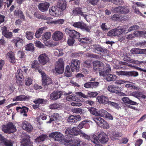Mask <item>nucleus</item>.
I'll return each mask as SVG.
<instances>
[{
	"label": "nucleus",
	"instance_id": "nucleus-1",
	"mask_svg": "<svg viewBox=\"0 0 146 146\" xmlns=\"http://www.w3.org/2000/svg\"><path fill=\"white\" fill-rule=\"evenodd\" d=\"M1 130L5 133L10 134L15 131L16 129L12 123L9 122L6 125H3L2 127Z\"/></svg>",
	"mask_w": 146,
	"mask_h": 146
},
{
	"label": "nucleus",
	"instance_id": "nucleus-2",
	"mask_svg": "<svg viewBox=\"0 0 146 146\" xmlns=\"http://www.w3.org/2000/svg\"><path fill=\"white\" fill-rule=\"evenodd\" d=\"M93 120L100 127L105 128H109V125L104 119L97 116L93 117Z\"/></svg>",
	"mask_w": 146,
	"mask_h": 146
},
{
	"label": "nucleus",
	"instance_id": "nucleus-3",
	"mask_svg": "<svg viewBox=\"0 0 146 146\" xmlns=\"http://www.w3.org/2000/svg\"><path fill=\"white\" fill-rule=\"evenodd\" d=\"M64 31L69 36L72 37L73 38H75L76 39L80 37V33L74 30H72L69 28H66Z\"/></svg>",
	"mask_w": 146,
	"mask_h": 146
},
{
	"label": "nucleus",
	"instance_id": "nucleus-4",
	"mask_svg": "<svg viewBox=\"0 0 146 146\" xmlns=\"http://www.w3.org/2000/svg\"><path fill=\"white\" fill-rule=\"evenodd\" d=\"M81 132L80 129L78 127H74L72 129L68 128L66 129L65 133L68 136H70V135H77L78 134L80 135V132Z\"/></svg>",
	"mask_w": 146,
	"mask_h": 146
},
{
	"label": "nucleus",
	"instance_id": "nucleus-5",
	"mask_svg": "<svg viewBox=\"0 0 146 146\" xmlns=\"http://www.w3.org/2000/svg\"><path fill=\"white\" fill-rule=\"evenodd\" d=\"M41 73L42 78V85L44 86H47L48 85L51 84L52 81L50 77L46 75V74L43 72L38 71Z\"/></svg>",
	"mask_w": 146,
	"mask_h": 146
},
{
	"label": "nucleus",
	"instance_id": "nucleus-6",
	"mask_svg": "<svg viewBox=\"0 0 146 146\" xmlns=\"http://www.w3.org/2000/svg\"><path fill=\"white\" fill-rule=\"evenodd\" d=\"M80 62L78 59H72L70 64V66L72 72L78 71L80 68Z\"/></svg>",
	"mask_w": 146,
	"mask_h": 146
},
{
	"label": "nucleus",
	"instance_id": "nucleus-7",
	"mask_svg": "<svg viewBox=\"0 0 146 146\" xmlns=\"http://www.w3.org/2000/svg\"><path fill=\"white\" fill-rule=\"evenodd\" d=\"M39 63L42 65H44L49 62V58L48 55L45 53L40 54L38 58Z\"/></svg>",
	"mask_w": 146,
	"mask_h": 146
},
{
	"label": "nucleus",
	"instance_id": "nucleus-8",
	"mask_svg": "<svg viewBox=\"0 0 146 146\" xmlns=\"http://www.w3.org/2000/svg\"><path fill=\"white\" fill-rule=\"evenodd\" d=\"M24 136L21 139V146H31L32 143L31 141L29 135L26 134H24Z\"/></svg>",
	"mask_w": 146,
	"mask_h": 146
},
{
	"label": "nucleus",
	"instance_id": "nucleus-9",
	"mask_svg": "<svg viewBox=\"0 0 146 146\" xmlns=\"http://www.w3.org/2000/svg\"><path fill=\"white\" fill-rule=\"evenodd\" d=\"M85 9H86V11H87V9L86 7L83 9L79 7H77L73 10L72 12L74 15H81L82 16L84 17V18L87 21L86 17L87 15L84 14L86 13V11L84 12V10Z\"/></svg>",
	"mask_w": 146,
	"mask_h": 146
},
{
	"label": "nucleus",
	"instance_id": "nucleus-10",
	"mask_svg": "<svg viewBox=\"0 0 146 146\" xmlns=\"http://www.w3.org/2000/svg\"><path fill=\"white\" fill-rule=\"evenodd\" d=\"M93 64L94 71L99 72L100 75V72L102 71L104 64L100 61H96L93 62Z\"/></svg>",
	"mask_w": 146,
	"mask_h": 146
},
{
	"label": "nucleus",
	"instance_id": "nucleus-11",
	"mask_svg": "<svg viewBox=\"0 0 146 146\" xmlns=\"http://www.w3.org/2000/svg\"><path fill=\"white\" fill-rule=\"evenodd\" d=\"M13 143L10 140H8L0 134V145L1 146H12Z\"/></svg>",
	"mask_w": 146,
	"mask_h": 146
},
{
	"label": "nucleus",
	"instance_id": "nucleus-12",
	"mask_svg": "<svg viewBox=\"0 0 146 146\" xmlns=\"http://www.w3.org/2000/svg\"><path fill=\"white\" fill-rule=\"evenodd\" d=\"M50 137H52L54 139V140L56 141H60L63 139V135L58 132H54L52 133L49 135Z\"/></svg>",
	"mask_w": 146,
	"mask_h": 146
},
{
	"label": "nucleus",
	"instance_id": "nucleus-13",
	"mask_svg": "<svg viewBox=\"0 0 146 146\" xmlns=\"http://www.w3.org/2000/svg\"><path fill=\"white\" fill-rule=\"evenodd\" d=\"M62 95V92L60 91H54L50 94V98L51 100H56L60 98Z\"/></svg>",
	"mask_w": 146,
	"mask_h": 146
},
{
	"label": "nucleus",
	"instance_id": "nucleus-14",
	"mask_svg": "<svg viewBox=\"0 0 146 146\" xmlns=\"http://www.w3.org/2000/svg\"><path fill=\"white\" fill-rule=\"evenodd\" d=\"M67 141L66 142L71 146H79L81 142L80 139L76 137L71 138Z\"/></svg>",
	"mask_w": 146,
	"mask_h": 146
},
{
	"label": "nucleus",
	"instance_id": "nucleus-15",
	"mask_svg": "<svg viewBox=\"0 0 146 146\" xmlns=\"http://www.w3.org/2000/svg\"><path fill=\"white\" fill-rule=\"evenodd\" d=\"M111 71L110 65L109 64H104L102 71L100 72V76H105L106 74L110 73Z\"/></svg>",
	"mask_w": 146,
	"mask_h": 146
},
{
	"label": "nucleus",
	"instance_id": "nucleus-16",
	"mask_svg": "<svg viewBox=\"0 0 146 146\" xmlns=\"http://www.w3.org/2000/svg\"><path fill=\"white\" fill-rule=\"evenodd\" d=\"M76 94L82 97L86 98H87L88 97L90 98L95 97L98 95V93L97 92H88V95H86L81 92H78L76 93Z\"/></svg>",
	"mask_w": 146,
	"mask_h": 146
},
{
	"label": "nucleus",
	"instance_id": "nucleus-17",
	"mask_svg": "<svg viewBox=\"0 0 146 146\" xmlns=\"http://www.w3.org/2000/svg\"><path fill=\"white\" fill-rule=\"evenodd\" d=\"M52 37L54 40H59L63 38V34L62 32L60 31H56L53 34Z\"/></svg>",
	"mask_w": 146,
	"mask_h": 146
},
{
	"label": "nucleus",
	"instance_id": "nucleus-18",
	"mask_svg": "<svg viewBox=\"0 0 146 146\" xmlns=\"http://www.w3.org/2000/svg\"><path fill=\"white\" fill-rule=\"evenodd\" d=\"M98 138L99 141L103 143H106L108 140V136L104 132L100 133L98 135Z\"/></svg>",
	"mask_w": 146,
	"mask_h": 146
},
{
	"label": "nucleus",
	"instance_id": "nucleus-19",
	"mask_svg": "<svg viewBox=\"0 0 146 146\" xmlns=\"http://www.w3.org/2000/svg\"><path fill=\"white\" fill-rule=\"evenodd\" d=\"M39 9L42 12L46 11L49 7V4L47 2L40 3L38 5Z\"/></svg>",
	"mask_w": 146,
	"mask_h": 146
},
{
	"label": "nucleus",
	"instance_id": "nucleus-20",
	"mask_svg": "<svg viewBox=\"0 0 146 146\" xmlns=\"http://www.w3.org/2000/svg\"><path fill=\"white\" fill-rule=\"evenodd\" d=\"M116 11L118 13L122 14H126L128 13L129 9L127 7L119 6L116 8L115 9Z\"/></svg>",
	"mask_w": 146,
	"mask_h": 146
},
{
	"label": "nucleus",
	"instance_id": "nucleus-21",
	"mask_svg": "<svg viewBox=\"0 0 146 146\" xmlns=\"http://www.w3.org/2000/svg\"><path fill=\"white\" fill-rule=\"evenodd\" d=\"M81 117L78 115H71L68 117L67 121L69 122L76 123L81 120Z\"/></svg>",
	"mask_w": 146,
	"mask_h": 146
},
{
	"label": "nucleus",
	"instance_id": "nucleus-22",
	"mask_svg": "<svg viewBox=\"0 0 146 146\" xmlns=\"http://www.w3.org/2000/svg\"><path fill=\"white\" fill-rule=\"evenodd\" d=\"M22 128L28 132H31L33 129L32 126L30 123L27 121H24L22 123Z\"/></svg>",
	"mask_w": 146,
	"mask_h": 146
},
{
	"label": "nucleus",
	"instance_id": "nucleus-23",
	"mask_svg": "<svg viewBox=\"0 0 146 146\" xmlns=\"http://www.w3.org/2000/svg\"><path fill=\"white\" fill-rule=\"evenodd\" d=\"M57 7L62 11L66 9L67 7L66 1L65 0L58 1L57 4Z\"/></svg>",
	"mask_w": 146,
	"mask_h": 146
},
{
	"label": "nucleus",
	"instance_id": "nucleus-24",
	"mask_svg": "<svg viewBox=\"0 0 146 146\" xmlns=\"http://www.w3.org/2000/svg\"><path fill=\"white\" fill-rule=\"evenodd\" d=\"M128 27L127 26H123L122 28H117L115 29V36H118L125 31Z\"/></svg>",
	"mask_w": 146,
	"mask_h": 146
},
{
	"label": "nucleus",
	"instance_id": "nucleus-25",
	"mask_svg": "<svg viewBox=\"0 0 146 146\" xmlns=\"http://www.w3.org/2000/svg\"><path fill=\"white\" fill-rule=\"evenodd\" d=\"M97 99L98 102L101 104H108L109 101L107 97L103 96H101L97 97Z\"/></svg>",
	"mask_w": 146,
	"mask_h": 146
},
{
	"label": "nucleus",
	"instance_id": "nucleus-26",
	"mask_svg": "<svg viewBox=\"0 0 146 146\" xmlns=\"http://www.w3.org/2000/svg\"><path fill=\"white\" fill-rule=\"evenodd\" d=\"M92 48L94 49L95 52L99 53L100 52H106L107 49L103 48L97 44H95L93 45Z\"/></svg>",
	"mask_w": 146,
	"mask_h": 146
},
{
	"label": "nucleus",
	"instance_id": "nucleus-27",
	"mask_svg": "<svg viewBox=\"0 0 146 146\" xmlns=\"http://www.w3.org/2000/svg\"><path fill=\"white\" fill-rule=\"evenodd\" d=\"M98 82H87L84 84V86L86 88H96L98 86Z\"/></svg>",
	"mask_w": 146,
	"mask_h": 146
},
{
	"label": "nucleus",
	"instance_id": "nucleus-28",
	"mask_svg": "<svg viewBox=\"0 0 146 146\" xmlns=\"http://www.w3.org/2000/svg\"><path fill=\"white\" fill-rule=\"evenodd\" d=\"M30 98L29 96L25 95H20L15 97L13 99V100L15 101H24Z\"/></svg>",
	"mask_w": 146,
	"mask_h": 146
},
{
	"label": "nucleus",
	"instance_id": "nucleus-29",
	"mask_svg": "<svg viewBox=\"0 0 146 146\" xmlns=\"http://www.w3.org/2000/svg\"><path fill=\"white\" fill-rule=\"evenodd\" d=\"M104 77L105 79L108 82L115 81L117 78V77L115 75L110 74L109 73L106 74V75Z\"/></svg>",
	"mask_w": 146,
	"mask_h": 146
},
{
	"label": "nucleus",
	"instance_id": "nucleus-30",
	"mask_svg": "<svg viewBox=\"0 0 146 146\" xmlns=\"http://www.w3.org/2000/svg\"><path fill=\"white\" fill-rule=\"evenodd\" d=\"M108 90L111 92L117 94L119 93V87L114 85H110L108 87Z\"/></svg>",
	"mask_w": 146,
	"mask_h": 146
},
{
	"label": "nucleus",
	"instance_id": "nucleus-31",
	"mask_svg": "<svg viewBox=\"0 0 146 146\" xmlns=\"http://www.w3.org/2000/svg\"><path fill=\"white\" fill-rule=\"evenodd\" d=\"M13 41L15 44V46L17 47L22 46L23 43V40L20 38L17 37L13 39Z\"/></svg>",
	"mask_w": 146,
	"mask_h": 146
},
{
	"label": "nucleus",
	"instance_id": "nucleus-32",
	"mask_svg": "<svg viewBox=\"0 0 146 146\" xmlns=\"http://www.w3.org/2000/svg\"><path fill=\"white\" fill-rule=\"evenodd\" d=\"M48 136L46 135L42 134L35 139V141L37 143H41L47 138Z\"/></svg>",
	"mask_w": 146,
	"mask_h": 146
},
{
	"label": "nucleus",
	"instance_id": "nucleus-33",
	"mask_svg": "<svg viewBox=\"0 0 146 146\" xmlns=\"http://www.w3.org/2000/svg\"><path fill=\"white\" fill-rule=\"evenodd\" d=\"M59 114L56 113H54L50 117V121L47 123H50L53 121H57L59 120Z\"/></svg>",
	"mask_w": 146,
	"mask_h": 146
},
{
	"label": "nucleus",
	"instance_id": "nucleus-34",
	"mask_svg": "<svg viewBox=\"0 0 146 146\" xmlns=\"http://www.w3.org/2000/svg\"><path fill=\"white\" fill-rule=\"evenodd\" d=\"M64 21V19H60L58 20H54L50 22H48L47 23L48 24L60 25L63 24Z\"/></svg>",
	"mask_w": 146,
	"mask_h": 146
},
{
	"label": "nucleus",
	"instance_id": "nucleus-35",
	"mask_svg": "<svg viewBox=\"0 0 146 146\" xmlns=\"http://www.w3.org/2000/svg\"><path fill=\"white\" fill-rule=\"evenodd\" d=\"M14 15L15 16L19 17L21 19H25V17L23 15V12L19 10H15L14 12Z\"/></svg>",
	"mask_w": 146,
	"mask_h": 146
},
{
	"label": "nucleus",
	"instance_id": "nucleus-36",
	"mask_svg": "<svg viewBox=\"0 0 146 146\" xmlns=\"http://www.w3.org/2000/svg\"><path fill=\"white\" fill-rule=\"evenodd\" d=\"M73 26L75 27L82 30L84 27L85 23L82 22H75L73 24Z\"/></svg>",
	"mask_w": 146,
	"mask_h": 146
},
{
	"label": "nucleus",
	"instance_id": "nucleus-37",
	"mask_svg": "<svg viewBox=\"0 0 146 146\" xmlns=\"http://www.w3.org/2000/svg\"><path fill=\"white\" fill-rule=\"evenodd\" d=\"M23 72L21 69H19L16 73V77L17 79H22L24 78Z\"/></svg>",
	"mask_w": 146,
	"mask_h": 146
},
{
	"label": "nucleus",
	"instance_id": "nucleus-38",
	"mask_svg": "<svg viewBox=\"0 0 146 146\" xmlns=\"http://www.w3.org/2000/svg\"><path fill=\"white\" fill-rule=\"evenodd\" d=\"M29 109L28 108L23 106L22 107H17L16 110L18 112H20L21 113H25L28 111Z\"/></svg>",
	"mask_w": 146,
	"mask_h": 146
},
{
	"label": "nucleus",
	"instance_id": "nucleus-39",
	"mask_svg": "<svg viewBox=\"0 0 146 146\" xmlns=\"http://www.w3.org/2000/svg\"><path fill=\"white\" fill-rule=\"evenodd\" d=\"M51 36V34L50 32H47L44 34L42 37V39L44 41H46L49 39Z\"/></svg>",
	"mask_w": 146,
	"mask_h": 146
},
{
	"label": "nucleus",
	"instance_id": "nucleus-40",
	"mask_svg": "<svg viewBox=\"0 0 146 146\" xmlns=\"http://www.w3.org/2000/svg\"><path fill=\"white\" fill-rule=\"evenodd\" d=\"M34 15L35 17L39 19L46 20H48L49 19V18L44 16L42 15L39 14L38 13H35Z\"/></svg>",
	"mask_w": 146,
	"mask_h": 146
},
{
	"label": "nucleus",
	"instance_id": "nucleus-41",
	"mask_svg": "<svg viewBox=\"0 0 146 146\" xmlns=\"http://www.w3.org/2000/svg\"><path fill=\"white\" fill-rule=\"evenodd\" d=\"M45 28H46L45 27H41L36 31L35 34V36L36 38H39L41 36L42 32Z\"/></svg>",
	"mask_w": 146,
	"mask_h": 146
},
{
	"label": "nucleus",
	"instance_id": "nucleus-42",
	"mask_svg": "<svg viewBox=\"0 0 146 146\" xmlns=\"http://www.w3.org/2000/svg\"><path fill=\"white\" fill-rule=\"evenodd\" d=\"M111 19L112 20L116 21H121L123 20V17L117 14H114L111 17Z\"/></svg>",
	"mask_w": 146,
	"mask_h": 146
},
{
	"label": "nucleus",
	"instance_id": "nucleus-43",
	"mask_svg": "<svg viewBox=\"0 0 146 146\" xmlns=\"http://www.w3.org/2000/svg\"><path fill=\"white\" fill-rule=\"evenodd\" d=\"M58 10L57 9L56 7H52L49 9V12L50 14L52 15H55L57 14Z\"/></svg>",
	"mask_w": 146,
	"mask_h": 146
},
{
	"label": "nucleus",
	"instance_id": "nucleus-44",
	"mask_svg": "<svg viewBox=\"0 0 146 146\" xmlns=\"http://www.w3.org/2000/svg\"><path fill=\"white\" fill-rule=\"evenodd\" d=\"M134 34L135 36L141 37L143 35L146 34L145 31H136L134 32Z\"/></svg>",
	"mask_w": 146,
	"mask_h": 146
},
{
	"label": "nucleus",
	"instance_id": "nucleus-45",
	"mask_svg": "<svg viewBox=\"0 0 146 146\" xmlns=\"http://www.w3.org/2000/svg\"><path fill=\"white\" fill-rule=\"evenodd\" d=\"M7 55L11 59V63H13L15 62L14 55L12 52L11 51H9L7 53Z\"/></svg>",
	"mask_w": 146,
	"mask_h": 146
},
{
	"label": "nucleus",
	"instance_id": "nucleus-46",
	"mask_svg": "<svg viewBox=\"0 0 146 146\" xmlns=\"http://www.w3.org/2000/svg\"><path fill=\"white\" fill-rule=\"evenodd\" d=\"M88 109L91 114L95 115V116L97 115L98 111H97V109L96 108L94 107H91L88 108Z\"/></svg>",
	"mask_w": 146,
	"mask_h": 146
},
{
	"label": "nucleus",
	"instance_id": "nucleus-47",
	"mask_svg": "<svg viewBox=\"0 0 146 146\" xmlns=\"http://www.w3.org/2000/svg\"><path fill=\"white\" fill-rule=\"evenodd\" d=\"M25 49L26 50L33 52L34 50L33 44L32 43L27 44L25 46Z\"/></svg>",
	"mask_w": 146,
	"mask_h": 146
},
{
	"label": "nucleus",
	"instance_id": "nucleus-48",
	"mask_svg": "<svg viewBox=\"0 0 146 146\" xmlns=\"http://www.w3.org/2000/svg\"><path fill=\"white\" fill-rule=\"evenodd\" d=\"M98 114L97 116L105 117L106 113H107V111L101 109L98 111Z\"/></svg>",
	"mask_w": 146,
	"mask_h": 146
},
{
	"label": "nucleus",
	"instance_id": "nucleus-49",
	"mask_svg": "<svg viewBox=\"0 0 146 146\" xmlns=\"http://www.w3.org/2000/svg\"><path fill=\"white\" fill-rule=\"evenodd\" d=\"M141 49L137 48H133L131 50V53L133 54H141Z\"/></svg>",
	"mask_w": 146,
	"mask_h": 146
},
{
	"label": "nucleus",
	"instance_id": "nucleus-50",
	"mask_svg": "<svg viewBox=\"0 0 146 146\" xmlns=\"http://www.w3.org/2000/svg\"><path fill=\"white\" fill-rule=\"evenodd\" d=\"M126 83H131V82L125 80L121 79L116 80L115 82V84L117 85H121Z\"/></svg>",
	"mask_w": 146,
	"mask_h": 146
},
{
	"label": "nucleus",
	"instance_id": "nucleus-51",
	"mask_svg": "<svg viewBox=\"0 0 146 146\" xmlns=\"http://www.w3.org/2000/svg\"><path fill=\"white\" fill-rule=\"evenodd\" d=\"M78 40L82 43H89L91 42V39L87 37L79 38Z\"/></svg>",
	"mask_w": 146,
	"mask_h": 146
},
{
	"label": "nucleus",
	"instance_id": "nucleus-52",
	"mask_svg": "<svg viewBox=\"0 0 146 146\" xmlns=\"http://www.w3.org/2000/svg\"><path fill=\"white\" fill-rule=\"evenodd\" d=\"M26 35L27 39L29 40H31L33 38L34 34L32 32L27 31L26 33Z\"/></svg>",
	"mask_w": 146,
	"mask_h": 146
},
{
	"label": "nucleus",
	"instance_id": "nucleus-53",
	"mask_svg": "<svg viewBox=\"0 0 146 146\" xmlns=\"http://www.w3.org/2000/svg\"><path fill=\"white\" fill-rule=\"evenodd\" d=\"M139 74L138 72L135 71L127 72V76H131L136 77L138 76Z\"/></svg>",
	"mask_w": 146,
	"mask_h": 146
},
{
	"label": "nucleus",
	"instance_id": "nucleus-54",
	"mask_svg": "<svg viewBox=\"0 0 146 146\" xmlns=\"http://www.w3.org/2000/svg\"><path fill=\"white\" fill-rule=\"evenodd\" d=\"M91 137V140L92 142L94 144L99 143V142L98 140V138L96 136L95 134H93Z\"/></svg>",
	"mask_w": 146,
	"mask_h": 146
},
{
	"label": "nucleus",
	"instance_id": "nucleus-55",
	"mask_svg": "<svg viewBox=\"0 0 146 146\" xmlns=\"http://www.w3.org/2000/svg\"><path fill=\"white\" fill-rule=\"evenodd\" d=\"M55 70L59 74H61L63 72L64 67L58 66H56Z\"/></svg>",
	"mask_w": 146,
	"mask_h": 146
},
{
	"label": "nucleus",
	"instance_id": "nucleus-56",
	"mask_svg": "<svg viewBox=\"0 0 146 146\" xmlns=\"http://www.w3.org/2000/svg\"><path fill=\"white\" fill-rule=\"evenodd\" d=\"M64 74L65 76L66 77H70L71 76V73L70 72V67L68 66H66Z\"/></svg>",
	"mask_w": 146,
	"mask_h": 146
},
{
	"label": "nucleus",
	"instance_id": "nucleus-57",
	"mask_svg": "<svg viewBox=\"0 0 146 146\" xmlns=\"http://www.w3.org/2000/svg\"><path fill=\"white\" fill-rule=\"evenodd\" d=\"M74 38H73L72 37L69 36L67 41L68 44L70 46L72 45L74 43Z\"/></svg>",
	"mask_w": 146,
	"mask_h": 146
},
{
	"label": "nucleus",
	"instance_id": "nucleus-58",
	"mask_svg": "<svg viewBox=\"0 0 146 146\" xmlns=\"http://www.w3.org/2000/svg\"><path fill=\"white\" fill-rule=\"evenodd\" d=\"M131 83H133L131 82V83H129V84H126L125 85V87L127 88H130L131 89L137 90L138 89V88L134 85H132Z\"/></svg>",
	"mask_w": 146,
	"mask_h": 146
},
{
	"label": "nucleus",
	"instance_id": "nucleus-59",
	"mask_svg": "<svg viewBox=\"0 0 146 146\" xmlns=\"http://www.w3.org/2000/svg\"><path fill=\"white\" fill-rule=\"evenodd\" d=\"M61 106L57 104H54L50 106L49 107L51 109H58L60 108Z\"/></svg>",
	"mask_w": 146,
	"mask_h": 146
},
{
	"label": "nucleus",
	"instance_id": "nucleus-60",
	"mask_svg": "<svg viewBox=\"0 0 146 146\" xmlns=\"http://www.w3.org/2000/svg\"><path fill=\"white\" fill-rule=\"evenodd\" d=\"M56 66H58L60 67H64L63 60L62 59H59L56 63Z\"/></svg>",
	"mask_w": 146,
	"mask_h": 146
},
{
	"label": "nucleus",
	"instance_id": "nucleus-61",
	"mask_svg": "<svg viewBox=\"0 0 146 146\" xmlns=\"http://www.w3.org/2000/svg\"><path fill=\"white\" fill-rule=\"evenodd\" d=\"M72 111L75 113H82V110L79 108H74L72 109Z\"/></svg>",
	"mask_w": 146,
	"mask_h": 146
},
{
	"label": "nucleus",
	"instance_id": "nucleus-62",
	"mask_svg": "<svg viewBox=\"0 0 146 146\" xmlns=\"http://www.w3.org/2000/svg\"><path fill=\"white\" fill-rule=\"evenodd\" d=\"M139 27L138 25H134L132 26L131 27H129L128 30V31L129 32H130L132 31L136 30L139 29Z\"/></svg>",
	"mask_w": 146,
	"mask_h": 146
},
{
	"label": "nucleus",
	"instance_id": "nucleus-63",
	"mask_svg": "<svg viewBox=\"0 0 146 146\" xmlns=\"http://www.w3.org/2000/svg\"><path fill=\"white\" fill-rule=\"evenodd\" d=\"M132 8L134 10V12L135 13L138 14L139 15L144 17V16L143 15L142 13L141 12H139V10L138 9V8H137L135 6H133Z\"/></svg>",
	"mask_w": 146,
	"mask_h": 146
},
{
	"label": "nucleus",
	"instance_id": "nucleus-64",
	"mask_svg": "<svg viewBox=\"0 0 146 146\" xmlns=\"http://www.w3.org/2000/svg\"><path fill=\"white\" fill-rule=\"evenodd\" d=\"M108 104L113 106L115 108H119L118 104L117 103L109 101L108 102Z\"/></svg>",
	"mask_w": 146,
	"mask_h": 146
}]
</instances>
